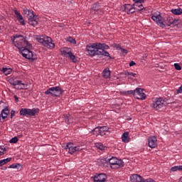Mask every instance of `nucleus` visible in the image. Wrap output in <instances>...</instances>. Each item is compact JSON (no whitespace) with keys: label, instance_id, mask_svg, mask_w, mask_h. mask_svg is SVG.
<instances>
[{"label":"nucleus","instance_id":"23","mask_svg":"<svg viewBox=\"0 0 182 182\" xmlns=\"http://www.w3.org/2000/svg\"><path fill=\"white\" fill-rule=\"evenodd\" d=\"M100 136H105L106 132H109V127L107 126L100 127Z\"/></svg>","mask_w":182,"mask_h":182},{"label":"nucleus","instance_id":"11","mask_svg":"<svg viewBox=\"0 0 182 182\" xmlns=\"http://www.w3.org/2000/svg\"><path fill=\"white\" fill-rule=\"evenodd\" d=\"M134 97L138 100H146V95L143 89L138 87L134 90Z\"/></svg>","mask_w":182,"mask_h":182},{"label":"nucleus","instance_id":"25","mask_svg":"<svg viewBox=\"0 0 182 182\" xmlns=\"http://www.w3.org/2000/svg\"><path fill=\"white\" fill-rule=\"evenodd\" d=\"M122 140L124 143H129L130 141V137H129V132H124L122 135Z\"/></svg>","mask_w":182,"mask_h":182},{"label":"nucleus","instance_id":"31","mask_svg":"<svg viewBox=\"0 0 182 182\" xmlns=\"http://www.w3.org/2000/svg\"><path fill=\"white\" fill-rule=\"evenodd\" d=\"M63 119L65 120V123L67 124H70V114H65L63 115Z\"/></svg>","mask_w":182,"mask_h":182},{"label":"nucleus","instance_id":"14","mask_svg":"<svg viewBox=\"0 0 182 182\" xmlns=\"http://www.w3.org/2000/svg\"><path fill=\"white\" fill-rule=\"evenodd\" d=\"M149 147L154 149L157 146V137L155 136H151L148 139Z\"/></svg>","mask_w":182,"mask_h":182},{"label":"nucleus","instance_id":"2","mask_svg":"<svg viewBox=\"0 0 182 182\" xmlns=\"http://www.w3.org/2000/svg\"><path fill=\"white\" fill-rule=\"evenodd\" d=\"M36 40L39 43H42L43 46L46 48H48V49H54L55 48V43L52 41L50 37L48 36H40L37 37Z\"/></svg>","mask_w":182,"mask_h":182},{"label":"nucleus","instance_id":"42","mask_svg":"<svg viewBox=\"0 0 182 182\" xmlns=\"http://www.w3.org/2000/svg\"><path fill=\"white\" fill-rule=\"evenodd\" d=\"M5 151H6V149L1 148L0 146V156H3V154H5Z\"/></svg>","mask_w":182,"mask_h":182},{"label":"nucleus","instance_id":"16","mask_svg":"<svg viewBox=\"0 0 182 182\" xmlns=\"http://www.w3.org/2000/svg\"><path fill=\"white\" fill-rule=\"evenodd\" d=\"M9 82L10 85H12L13 86H18L22 85V86H25V83L22 82V80H16V78L11 77L9 80Z\"/></svg>","mask_w":182,"mask_h":182},{"label":"nucleus","instance_id":"38","mask_svg":"<svg viewBox=\"0 0 182 182\" xmlns=\"http://www.w3.org/2000/svg\"><path fill=\"white\" fill-rule=\"evenodd\" d=\"M125 75H127V76H129V77L130 78V79H132V77H136V73H130V72H127L126 73H125Z\"/></svg>","mask_w":182,"mask_h":182},{"label":"nucleus","instance_id":"28","mask_svg":"<svg viewBox=\"0 0 182 182\" xmlns=\"http://www.w3.org/2000/svg\"><path fill=\"white\" fill-rule=\"evenodd\" d=\"M8 114H9V109L8 108H5L1 111V116L4 120L8 117Z\"/></svg>","mask_w":182,"mask_h":182},{"label":"nucleus","instance_id":"36","mask_svg":"<svg viewBox=\"0 0 182 182\" xmlns=\"http://www.w3.org/2000/svg\"><path fill=\"white\" fill-rule=\"evenodd\" d=\"M171 171H181V166H175L171 167Z\"/></svg>","mask_w":182,"mask_h":182},{"label":"nucleus","instance_id":"34","mask_svg":"<svg viewBox=\"0 0 182 182\" xmlns=\"http://www.w3.org/2000/svg\"><path fill=\"white\" fill-rule=\"evenodd\" d=\"M68 58L74 62V63H76L77 62V58H76V55H73V53H70V55H68Z\"/></svg>","mask_w":182,"mask_h":182},{"label":"nucleus","instance_id":"50","mask_svg":"<svg viewBox=\"0 0 182 182\" xmlns=\"http://www.w3.org/2000/svg\"><path fill=\"white\" fill-rule=\"evenodd\" d=\"M14 99L16 102H19V98L18 97V96L14 95Z\"/></svg>","mask_w":182,"mask_h":182},{"label":"nucleus","instance_id":"40","mask_svg":"<svg viewBox=\"0 0 182 182\" xmlns=\"http://www.w3.org/2000/svg\"><path fill=\"white\" fill-rule=\"evenodd\" d=\"M93 132L97 133V134H100V127H97L93 129Z\"/></svg>","mask_w":182,"mask_h":182},{"label":"nucleus","instance_id":"22","mask_svg":"<svg viewBox=\"0 0 182 182\" xmlns=\"http://www.w3.org/2000/svg\"><path fill=\"white\" fill-rule=\"evenodd\" d=\"M114 48L117 49V50H119V53H122V55H127V50L122 48V46L119 44H115Z\"/></svg>","mask_w":182,"mask_h":182},{"label":"nucleus","instance_id":"12","mask_svg":"<svg viewBox=\"0 0 182 182\" xmlns=\"http://www.w3.org/2000/svg\"><path fill=\"white\" fill-rule=\"evenodd\" d=\"M151 19L154 20V22H156V23L158 24L159 26H160V28H166V24H164L163 21V17L161 16V15H153L151 16Z\"/></svg>","mask_w":182,"mask_h":182},{"label":"nucleus","instance_id":"13","mask_svg":"<svg viewBox=\"0 0 182 182\" xmlns=\"http://www.w3.org/2000/svg\"><path fill=\"white\" fill-rule=\"evenodd\" d=\"M92 178H93L94 182H105L107 176L106 173H96Z\"/></svg>","mask_w":182,"mask_h":182},{"label":"nucleus","instance_id":"24","mask_svg":"<svg viewBox=\"0 0 182 182\" xmlns=\"http://www.w3.org/2000/svg\"><path fill=\"white\" fill-rule=\"evenodd\" d=\"M110 73L109 68L104 69L102 71L103 76L105 79H110Z\"/></svg>","mask_w":182,"mask_h":182},{"label":"nucleus","instance_id":"52","mask_svg":"<svg viewBox=\"0 0 182 182\" xmlns=\"http://www.w3.org/2000/svg\"><path fill=\"white\" fill-rule=\"evenodd\" d=\"M181 171H182V166H181Z\"/></svg>","mask_w":182,"mask_h":182},{"label":"nucleus","instance_id":"17","mask_svg":"<svg viewBox=\"0 0 182 182\" xmlns=\"http://www.w3.org/2000/svg\"><path fill=\"white\" fill-rule=\"evenodd\" d=\"M143 177L139 174H133L130 177L132 182H143Z\"/></svg>","mask_w":182,"mask_h":182},{"label":"nucleus","instance_id":"41","mask_svg":"<svg viewBox=\"0 0 182 182\" xmlns=\"http://www.w3.org/2000/svg\"><path fill=\"white\" fill-rule=\"evenodd\" d=\"M174 68L176 70H181V66L178 63H175Z\"/></svg>","mask_w":182,"mask_h":182},{"label":"nucleus","instance_id":"51","mask_svg":"<svg viewBox=\"0 0 182 182\" xmlns=\"http://www.w3.org/2000/svg\"><path fill=\"white\" fill-rule=\"evenodd\" d=\"M180 182H182V176L180 178Z\"/></svg>","mask_w":182,"mask_h":182},{"label":"nucleus","instance_id":"1","mask_svg":"<svg viewBox=\"0 0 182 182\" xmlns=\"http://www.w3.org/2000/svg\"><path fill=\"white\" fill-rule=\"evenodd\" d=\"M12 41L13 45L18 48V49H21L22 48H28L31 49L32 48V44L29 43L28 41L25 39V37L22 35L16 34L11 38Z\"/></svg>","mask_w":182,"mask_h":182},{"label":"nucleus","instance_id":"15","mask_svg":"<svg viewBox=\"0 0 182 182\" xmlns=\"http://www.w3.org/2000/svg\"><path fill=\"white\" fill-rule=\"evenodd\" d=\"M124 11L129 14H134L136 12V8H134V6L132 4H124Z\"/></svg>","mask_w":182,"mask_h":182},{"label":"nucleus","instance_id":"8","mask_svg":"<svg viewBox=\"0 0 182 182\" xmlns=\"http://www.w3.org/2000/svg\"><path fill=\"white\" fill-rule=\"evenodd\" d=\"M65 150H68L70 154H74L77 151H82L83 148H80V146H75L72 142H68L63 146Z\"/></svg>","mask_w":182,"mask_h":182},{"label":"nucleus","instance_id":"27","mask_svg":"<svg viewBox=\"0 0 182 182\" xmlns=\"http://www.w3.org/2000/svg\"><path fill=\"white\" fill-rule=\"evenodd\" d=\"M100 55H102V56H106L109 59H112V56H110V53H109V52H107L105 50H100V51L98 52V56Z\"/></svg>","mask_w":182,"mask_h":182},{"label":"nucleus","instance_id":"19","mask_svg":"<svg viewBox=\"0 0 182 182\" xmlns=\"http://www.w3.org/2000/svg\"><path fill=\"white\" fill-rule=\"evenodd\" d=\"M71 53L72 50H70V48H65L61 49V55L65 58H68Z\"/></svg>","mask_w":182,"mask_h":182},{"label":"nucleus","instance_id":"30","mask_svg":"<svg viewBox=\"0 0 182 182\" xmlns=\"http://www.w3.org/2000/svg\"><path fill=\"white\" fill-rule=\"evenodd\" d=\"M98 48H100V50H105H105L110 49V47L107 46V44L101 43H98Z\"/></svg>","mask_w":182,"mask_h":182},{"label":"nucleus","instance_id":"26","mask_svg":"<svg viewBox=\"0 0 182 182\" xmlns=\"http://www.w3.org/2000/svg\"><path fill=\"white\" fill-rule=\"evenodd\" d=\"M97 163L99 166H106V164H108V157L98 159Z\"/></svg>","mask_w":182,"mask_h":182},{"label":"nucleus","instance_id":"5","mask_svg":"<svg viewBox=\"0 0 182 182\" xmlns=\"http://www.w3.org/2000/svg\"><path fill=\"white\" fill-rule=\"evenodd\" d=\"M166 102V99L163 97L153 98L151 107L156 110H159V109H161V107H164V106H166V104H164Z\"/></svg>","mask_w":182,"mask_h":182},{"label":"nucleus","instance_id":"39","mask_svg":"<svg viewBox=\"0 0 182 182\" xmlns=\"http://www.w3.org/2000/svg\"><path fill=\"white\" fill-rule=\"evenodd\" d=\"M9 143H18V137L14 136L13 138H11L9 141Z\"/></svg>","mask_w":182,"mask_h":182},{"label":"nucleus","instance_id":"37","mask_svg":"<svg viewBox=\"0 0 182 182\" xmlns=\"http://www.w3.org/2000/svg\"><path fill=\"white\" fill-rule=\"evenodd\" d=\"M21 164H13L9 166V168H19Z\"/></svg>","mask_w":182,"mask_h":182},{"label":"nucleus","instance_id":"45","mask_svg":"<svg viewBox=\"0 0 182 182\" xmlns=\"http://www.w3.org/2000/svg\"><path fill=\"white\" fill-rule=\"evenodd\" d=\"M142 182H156L154 181V180L151 179V178H148V179H143Z\"/></svg>","mask_w":182,"mask_h":182},{"label":"nucleus","instance_id":"9","mask_svg":"<svg viewBox=\"0 0 182 182\" xmlns=\"http://www.w3.org/2000/svg\"><path fill=\"white\" fill-rule=\"evenodd\" d=\"M25 15L28 16V23L32 26H36L38 25V16H35L33 11L32 10H25Z\"/></svg>","mask_w":182,"mask_h":182},{"label":"nucleus","instance_id":"18","mask_svg":"<svg viewBox=\"0 0 182 182\" xmlns=\"http://www.w3.org/2000/svg\"><path fill=\"white\" fill-rule=\"evenodd\" d=\"M14 14L16 16L17 21H18L21 25H25V20L23 19L22 14H21L18 10H14Z\"/></svg>","mask_w":182,"mask_h":182},{"label":"nucleus","instance_id":"10","mask_svg":"<svg viewBox=\"0 0 182 182\" xmlns=\"http://www.w3.org/2000/svg\"><path fill=\"white\" fill-rule=\"evenodd\" d=\"M36 113H39V109L38 108H22L20 109V116H26V117H29V116H35Z\"/></svg>","mask_w":182,"mask_h":182},{"label":"nucleus","instance_id":"49","mask_svg":"<svg viewBox=\"0 0 182 182\" xmlns=\"http://www.w3.org/2000/svg\"><path fill=\"white\" fill-rule=\"evenodd\" d=\"M134 3L137 2H144V0H133Z\"/></svg>","mask_w":182,"mask_h":182},{"label":"nucleus","instance_id":"35","mask_svg":"<svg viewBox=\"0 0 182 182\" xmlns=\"http://www.w3.org/2000/svg\"><path fill=\"white\" fill-rule=\"evenodd\" d=\"M95 147H97V149H98L99 150H102V151L105 150V146H103V144L100 142L95 143Z\"/></svg>","mask_w":182,"mask_h":182},{"label":"nucleus","instance_id":"6","mask_svg":"<svg viewBox=\"0 0 182 182\" xmlns=\"http://www.w3.org/2000/svg\"><path fill=\"white\" fill-rule=\"evenodd\" d=\"M86 50L90 56H96L99 55V48L98 43H90L87 46Z\"/></svg>","mask_w":182,"mask_h":182},{"label":"nucleus","instance_id":"29","mask_svg":"<svg viewBox=\"0 0 182 182\" xmlns=\"http://www.w3.org/2000/svg\"><path fill=\"white\" fill-rule=\"evenodd\" d=\"M1 72L3 73H4V75H6V76H8V75H11V73H12V69L11 68H2L1 69Z\"/></svg>","mask_w":182,"mask_h":182},{"label":"nucleus","instance_id":"3","mask_svg":"<svg viewBox=\"0 0 182 182\" xmlns=\"http://www.w3.org/2000/svg\"><path fill=\"white\" fill-rule=\"evenodd\" d=\"M108 164H109L110 167L114 170L124 167V162L122 159H119L114 156L111 158L108 157Z\"/></svg>","mask_w":182,"mask_h":182},{"label":"nucleus","instance_id":"44","mask_svg":"<svg viewBox=\"0 0 182 182\" xmlns=\"http://www.w3.org/2000/svg\"><path fill=\"white\" fill-rule=\"evenodd\" d=\"M125 95H133L134 97V90H128L125 92Z\"/></svg>","mask_w":182,"mask_h":182},{"label":"nucleus","instance_id":"48","mask_svg":"<svg viewBox=\"0 0 182 182\" xmlns=\"http://www.w3.org/2000/svg\"><path fill=\"white\" fill-rule=\"evenodd\" d=\"M134 65H136V63L134 61H131L129 63V66H134Z\"/></svg>","mask_w":182,"mask_h":182},{"label":"nucleus","instance_id":"21","mask_svg":"<svg viewBox=\"0 0 182 182\" xmlns=\"http://www.w3.org/2000/svg\"><path fill=\"white\" fill-rule=\"evenodd\" d=\"M143 2L144 1H139L137 3H134V8H135V9H138V11H143V9H145L142 4Z\"/></svg>","mask_w":182,"mask_h":182},{"label":"nucleus","instance_id":"7","mask_svg":"<svg viewBox=\"0 0 182 182\" xmlns=\"http://www.w3.org/2000/svg\"><path fill=\"white\" fill-rule=\"evenodd\" d=\"M62 93H63V90L59 86L50 87L45 92V95H50L54 97H59Z\"/></svg>","mask_w":182,"mask_h":182},{"label":"nucleus","instance_id":"4","mask_svg":"<svg viewBox=\"0 0 182 182\" xmlns=\"http://www.w3.org/2000/svg\"><path fill=\"white\" fill-rule=\"evenodd\" d=\"M31 48H28V47H21V48L18 49L20 50V52L22 54V56L23 58H26V59H29L31 60H36L37 57H36V54H34L33 52L31 51V50H29Z\"/></svg>","mask_w":182,"mask_h":182},{"label":"nucleus","instance_id":"32","mask_svg":"<svg viewBox=\"0 0 182 182\" xmlns=\"http://www.w3.org/2000/svg\"><path fill=\"white\" fill-rule=\"evenodd\" d=\"M171 12H172L173 14V15H181L182 9H181V8L172 9L171 10Z\"/></svg>","mask_w":182,"mask_h":182},{"label":"nucleus","instance_id":"43","mask_svg":"<svg viewBox=\"0 0 182 182\" xmlns=\"http://www.w3.org/2000/svg\"><path fill=\"white\" fill-rule=\"evenodd\" d=\"M70 43H73L74 45L76 43V40L73 39V38L70 37L68 39Z\"/></svg>","mask_w":182,"mask_h":182},{"label":"nucleus","instance_id":"46","mask_svg":"<svg viewBox=\"0 0 182 182\" xmlns=\"http://www.w3.org/2000/svg\"><path fill=\"white\" fill-rule=\"evenodd\" d=\"M14 116H15V111L12 110L11 112V119H13L14 118Z\"/></svg>","mask_w":182,"mask_h":182},{"label":"nucleus","instance_id":"47","mask_svg":"<svg viewBox=\"0 0 182 182\" xmlns=\"http://www.w3.org/2000/svg\"><path fill=\"white\" fill-rule=\"evenodd\" d=\"M96 6H97V4H94L93 5V9H94V11H98V9H99V7H97V9H96Z\"/></svg>","mask_w":182,"mask_h":182},{"label":"nucleus","instance_id":"20","mask_svg":"<svg viewBox=\"0 0 182 182\" xmlns=\"http://www.w3.org/2000/svg\"><path fill=\"white\" fill-rule=\"evenodd\" d=\"M177 22H178V20H176L173 18V17H168L166 19V26H171V25L177 23Z\"/></svg>","mask_w":182,"mask_h":182},{"label":"nucleus","instance_id":"33","mask_svg":"<svg viewBox=\"0 0 182 182\" xmlns=\"http://www.w3.org/2000/svg\"><path fill=\"white\" fill-rule=\"evenodd\" d=\"M12 160V158H7L3 160H0V167H2V166H5L6 163H9Z\"/></svg>","mask_w":182,"mask_h":182},{"label":"nucleus","instance_id":"53","mask_svg":"<svg viewBox=\"0 0 182 182\" xmlns=\"http://www.w3.org/2000/svg\"><path fill=\"white\" fill-rule=\"evenodd\" d=\"M0 30H1V26H0Z\"/></svg>","mask_w":182,"mask_h":182}]
</instances>
